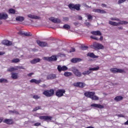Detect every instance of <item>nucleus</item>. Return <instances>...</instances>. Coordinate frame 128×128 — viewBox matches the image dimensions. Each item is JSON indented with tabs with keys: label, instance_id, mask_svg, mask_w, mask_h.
<instances>
[{
	"label": "nucleus",
	"instance_id": "f257e3e1",
	"mask_svg": "<svg viewBox=\"0 0 128 128\" xmlns=\"http://www.w3.org/2000/svg\"><path fill=\"white\" fill-rule=\"evenodd\" d=\"M94 92H87L84 93L85 96H86L87 98H90L92 100H98V97L96 96H94Z\"/></svg>",
	"mask_w": 128,
	"mask_h": 128
},
{
	"label": "nucleus",
	"instance_id": "f03ea898",
	"mask_svg": "<svg viewBox=\"0 0 128 128\" xmlns=\"http://www.w3.org/2000/svg\"><path fill=\"white\" fill-rule=\"evenodd\" d=\"M119 22H112L111 20L108 21V24L110 26H120V24H128V22L126 21H124V20H120L118 21Z\"/></svg>",
	"mask_w": 128,
	"mask_h": 128
},
{
	"label": "nucleus",
	"instance_id": "7ed1b4c3",
	"mask_svg": "<svg viewBox=\"0 0 128 128\" xmlns=\"http://www.w3.org/2000/svg\"><path fill=\"white\" fill-rule=\"evenodd\" d=\"M42 94L48 98H50V96H52L54 94V89L46 90L43 92Z\"/></svg>",
	"mask_w": 128,
	"mask_h": 128
},
{
	"label": "nucleus",
	"instance_id": "20e7f679",
	"mask_svg": "<svg viewBox=\"0 0 128 128\" xmlns=\"http://www.w3.org/2000/svg\"><path fill=\"white\" fill-rule=\"evenodd\" d=\"M100 70V66H98L97 67H95L94 68H90L88 70L84 71L82 73V74L84 76H86L87 74H92V72H94L96 70Z\"/></svg>",
	"mask_w": 128,
	"mask_h": 128
},
{
	"label": "nucleus",
	"instance_id": "39448f33",
	"mask_svg": "<svg viewBox=\"0 0 128 128\" xmlns=\"http://www.w3.org/2000/svg\"><path fill=\"white\" fill-rule=\"evenodd\" d=\"M71 70L76 76H78V78H80V76H82V72H80V70H78L76 67H72Z\"/></svg>",
	"mask_w": 128,
	"mask_h": 128
},
{
	"label": "nucleus",
	"instance_id": "423d86ee",
	"mask_svg": "<svg viewBox=\"0 0 128 128\" xmlns=\"http://www.w3.org/2000/svg\"><path fill=\"white\" fill-rule=\"evenodd\" d=\"M66 92V90L64 89H60L58 90L56 92V94L58 98H62V96H64V94Z\"/></svg>",
	"mask_w": 128,
	"mask_h": 128
},
{
	"label": "nucleus",
	"instance_id": "0eeeda50",
	"mask_svg": "<svg viewBox=\"0 0 128 128\" xmlns=\"http://www.w3.org/2000/svg\"><path fill=\"white\" fill-rule=\"evenodd\" d=\"M42 60H48V62H54L58 58H56V56H52L51 57H43Z\"/></svg>",
	"mask_w": 128,
	"mask_h": 128
},
{
	"label": "nucleus",
	"instance_id": "6e6552de",
	"mask_svg": "<svg viewBox=\"0 0 128 128\" xmlns=\"http://www.w3.org/2000/svg\"><path fill=\"white\" fill-rule=\"evenodd\" d=\"M93 46L94 48H96L97 50H104V48L102 44L96 42L93 43Z\"/></svg>",
	"mask_w": 128,
	"mask_h": 128
},
{
	"label": "nucleus",
	"instance_id": "1a4fd4ad",
	"mask_svg": "<svg viewBox=\"0 0 128 128\" xmlns=\"http://www.w3.org/2000/svg\"><path fill=\"white\" fill-rule=\"evenodd\" d=\"M39 118L46 122H50L52 120V116H40Z\"/></svg>",
	"mask_w": 128,
	"mask_h": 128
},
{
	"label": "nucleus",
	"instance_id": "9d476101",
	"mask_svg": "<svg viewBox=\"0 0 128 128\" xmlns=\"http://www.w3.org/2000/svg\"><path fill=\"white\" fill-rule=\"evenodd\" d=\"M36 42L38 44V46H41L42 48H44L46 46H48V43H46V42H41L40 40H37Z\"/></svg>",
	"mask_w": 128,
	"mask_h": 128
},
{
	"label": "nucleus",
	"instance_id": "9b49d317",
	"mask_svg": "<svg viewBox=\"0 0 128 128\" xmlns=\"http://www.w3.org/2000/svg\"><path fill=\"white\" fill-rule=\"evenodd\" d=\"M58 72H64L66 70H68V68L66 66H62L60 65H58L57 68Z\"/></svg>",
	"mask_w": 128,
	"mask_h": 128
},
{
	"label": "nucleus",
	"instance_id": "f8f14e48",
	"mask_svg": "<svg viewBox=\"0 0 128 128\" xmlns=\"http://www.w3.org/2000/svg\"><path fill=\"white\" fill-rule=\"evenodd\" d=\"M49 20H50L52 22H54V24H60V20L54 17L49 18Z\"/></svg>",
	"mask_w": 128,
	"mask_h": 128
},
{
	"label": "nucleus",
	"instance_id": "ddd939ff",
	"mask_svg": "<svg viewBox=\"0 0 128 128\" xmlns=\"http://www.w3.org/2000/svg\"><path fill=\"white\" fill-rule=\"evenodd\" d=\"M74 86H78V88H84L86 86V84L82 82H77L74 83Z\"/></svg>",
	"mask_w": 128,
	"mask_h": 128
},
{
	"label": "nucleus",
	"instance_id": "4468645a",
	"mask_svg": "<svg viewBox=\"0 0 128 128\" xmlns=\"http://www.w3.org/2000/svg\"><path fill=\"white\" fill-rule=\"evenodd\" d=\"M27 16L29 18H32V20H40V17L32 14H28Z\"/></svg>",
	"mask_w": 128,
	"mask_h": 128
},
{
	"label": "nucleus",
	"instance_id": "2eb2a0df",
	"mask_svg": "<svg viewBox=\"0 0 128 128\" xmlns=\"http://www.w3.org/2000/svg\"><path fill=\"white\" fill-rule=\"evenodd\" d=\"M92 12H97L98 14H106V12L104 10L100 9H93Z\"/></svg>",
	"mask_w": 128,
	"mask_h": 128
},
{
	"label": "nucleus",
	"instance_id": "dca6fc26",
	"mask_svg": "<svg viewBox=\"0 0 128 128\" xmlns=\"http://www.w3.org/2000/svg\"><path fill=\"white\" fill-rule=\"evenodd\" d=\"M2 44H4V46H12V42L8 40H4L2 41Z\"/></svg>",
	"mask_w": 128,
	"mask_h": 128
},
{
	"label": "nucleus",
	"instance_id": "f3484780",
	"mask_svg": "<svg viewBox=\"0 0 128 128\" xmlns=\"http://www.w3.org/2000/svg\"><path fill=\"white\" fill-rule=\"evenodd\" d=\"M82 59L80 58H73L71 60V62L72 64H76V62H82Z\"/></svg>",
	"mask_w": 128,
	"mask_h": 128
},
{
	"label": "nucleus",
	"instance_id": "a211bd4d",
	"mask_svg": "<svg viewBox=\"0 0 128 128\" xmlns=\"http://www.w3.org/2000/svg\"><path fill=\"white\" fill-rule=\"evenodd\" d=\"M8 17V16L6 13L0 14V20H6Z\"/></svg>",
	"mask_w": 128,
	"mask_h": 128
},
{
	"label": "nucleus",
	"instance_id": "6ab92c4d",
	"mask_svg": "<svg viewBox=\"0 0 128 128\" xmlns=\"http://www.w3.org/2000/svg\"><path fill=\"white\" fill-rule=\"evenodd\" d=\"M5 124H14V120L12 119H5L3 121Z\"/></svg>",
	"mask_w": 128,
	"mask_h": 128
},
{
	"label": "nucleus",
	"instance_id": "aec40b11",
	"mask_svg": "<svg viewBox=\"0 0 128 128\" xmlns=\"http://www.w3.org/2000/svg\"><path fill=\"white\" fill-rule=\"evenodd\" d=\"M56 76L55 74H50L47 76L48 80H54L56 78Z\"/></svg>",
	"mask_w": 128,
	"mask_h": 128
},
{
	"label": "nucleus",
	"instance_id": "412c9836",
	"mask_svg": "<svg viewBox=\"0 0 128 128\" xmlns=\"http://www.w3.org/2000/svg\"><path fill=\"white\" fill-rule=\"evenodd\" d=\"M91 34L94 36H102V32H100V30L92 31L91 32Z\"/></svg>",
	"mask_w": 128,
	"mask_h": 128
},
{
	"label": "nucleus",
	"instance_id": "4be33fe9",
	"mask_svg": "<svg viewBox=\"0 0 128 128\" xmlns=\"http://www.w3.org/2000/svg\"><path fill=\"white\" fill-rule=\"evenodd\" d=\"M12 76L11 78H13V80H18V74L16 72H12L11 73Z\"/></svg>",
	"mask_w": 128,
	"mask_h": 128
},
{
	"label": "nucleus",
	"instance_id": "5701e85b",
	"mask_svg": "<svg viewBox=\"0 0 128 128\" xmlns=\"http://www.w3.org/2000/svg\"><path fill=\"white\" fill-rule=\"evenodd\" d=\"M84 14L88 18V20L89 22H92V18H93L92 16L88 14V13H86Z\"/></svg>",
	"mask_w": 128,
	"mask_h": 128
},
{
	"label": "nucleus",
	"instance_id": "b1692460",
	"mask_svg": "<svg viewBox=\"0 0 128 128\" xmlns=\"http://www.w3.org/2000/svg\"><path fill=\"white\" fill-rule=\"evenodd\" d=\"M91 106L98 108H104V106L100 105V104H91Z\"/></svg>",
	"mask_w": 128,
	"mask_h": 128
},
{
	"label": "nucleus",
	"instance_id": "393cba45",
	"mask_svg": "<svg viewBox=\"0 0 128 128\" xmlns=\"http://www.w3.org/2000/svg\"><path fill=\"white\" fill-rule=\"evenodd\" d=\"M42 80H36V79H32L30 80V82H32V83H34L36 84H40V82H41Z\"/></svg>",
	"mask_w": 128,
	"mask_h": 128
},
{
	"label": "nucleus",
	"instance_id": "a878e982",
	"mask_svg": "<svg viewBox=\"0 0 128 128\" xmlns=\"http://www.w3.org/2000/svg\"><path fill=\"white\" fill-rule=\"evenodd\" d=\"M40 62V58H35L33 60H32L30 61V63L32 64H36L37 62Z\"/></svg>",
	"mask_w": 128,
	"mask_h": 128
},
{
	"label": "nucleus",
	"instance_id": "bb28decb",
	"mask_svg": "<svg viewBox=\"0 0 128 128\" xmlns=\"http://www.w3.org/2000/svg\"><path fill=\"white\" fill-rule=\"evenodd\" d=\"M88 56H90V58H98V56L94 55V53L89 52L87 54Z\"/></svg>",
	"mask_w": 128,
	"mask_h": 128
},
{
	"label": "nucleus",
	"instance_id": "cd10ccee",
	"mask_svg": "<svg viewBox=\"0 0 128 128\" xmlns=\"http://www.w3.org/2000/svg\"><path fill=\"white\" fill-rule=\"evenodd\" d=\"M17 22H24V18L23 16H18L16 18Z\"/></svg>",
	"mask_w": 128,
	"mask_h": 128
},
{
	"label": "nucleus",
	"instance_id": "c85d7f7f",
	"mask_svg": "<svg viewBox=\"0 0 128 128\" xmlns=\"http://www.w3.org/2000/svg\"><path fill=\"white\" fill-rule=\"evenodd\" d=\"M124 98L122 96H117L114 98V100H116V102H120V100H122V99Z\"/></svg>",
	"mask_w": 128,
	"mask_h": 128
},
{
	"label": "nucleus",
	"instance_id": "c756f323",
	"mask_svg": "<svg viewBox=\"0 0 128 128\" xmlns=\"http://www.w3.org/2000/svg\"><path fill=\"white\" fill-rule=\"evenodd\" d=\"M14 70H16V66L14 67H10L8 68L7 72H14Z\"/></svg>",
	"mask_w": 128,
	"mask_h": 128
},
{
	"label": "nucleus",
	"instance_id": "7c9ffc66",
	"mask_svg": "<svg viewBox=\"0 0 128 128\" xmlns=\"http://www.w3.org/2000/svg\"><path fill=\"white\" fill-rule=\"evenodd\" d=\"M74 10H80V4H75Z\"/></svg>",
	"mask_w": 128,
	"mask_h": 128
},
{
	"label": "nucleus",
	"instance_id": "2f4dec72",
	"mask_svg": "<svg viewBox=\"0 0 128 128\" xmlns=\"http://www.w3.org/2000/svg\"><path fill=\"white\" fill-rule=\"evenodd\" d=\"M8 14H16V10L14 8H10L8 10Z\"/></svg>",
	"mask_w": 128,
	"mask_h": 128
},
{
	"label": "nucleus",
	"instance_id": "473e14b6",
	"mask_svg": "<svg viewBox=\"0 0 128 128\" xmlns=\"http://www.w3.org/2000/svg\"><path fill=\"white\" fill-rule=\"evenodd\" d=\"M8 80L6 79V78H0V82H1L2 84H6L8 82Z\"/></svg>",
	"mask_w": 128,
	"mask_h": 128
},
{
	"label": "nucleus",
	"instance_id": "72a5a7b5",
	"mask_svg": "<svg viewBox=\"0 0 128 128\" xmlns=\"http://www.w3.org/2000/svg\"><path fill=\"white\" fill-rule=\"evenodd\" d=\"M20 60L18 58H14L11 60V62L12 64H16L18 62H20Z\"/></svg>",
	"mask_w": 128,
	"mask_h": 128
},
{
	"label": "nucleus",
	"instance_id": "f704fd0d",
	"mask_svg": "<svg viewBox=\"0 0 128 128\" xmlns=\"http://www.w3.org/2000/svg\"><path fill=\"white\" fill-rule=\"evenodd\" d=\"M75 6H76V4H70L68 6L69 8H70V10H74Z\"/></svg>",
	"mask_w": 128,
	"mask_h": 128
},
{
	"label": "nucleus",
	"instance_id": "c9c22d12",
	"mask_svg": "<svg viewBox=\"0 0 128 128\" xmlns=\"http://www.w3.org/2000/svg\"><path fill=\"white\" fill-rule=\"evenodd\" d=\"M72 75V74L70 72H65L64 73V76H70Z\"/></svg>",
	"mask_w": 128,
	"mask_h": 128
},
{
	"label": "nucleus",
	"instance_id": "e433bc0d",
	"mask_svg": "<svg viewBox=\"0 0 128 128\" xmlns=\"http://www.w3.org/2000/svg\"><path fill=\"white\" fill-rule=\"evenodd\" d=\"M111 72H113L114 74H116V72H118V68H112L110 70Z\"/></svg>",
	"mask_w": 128,
	"mask_h": 128
},
{
	"label": "nucleus",
	"instance_id": "4c0bfd02",
	"mask_svg": "<svg viewBox=\"0 0 128 128\" xmlns=\"http://www.w3.org/2000/svg\"><path fill=\"white\" fill-rule=\"evenodd\" d=\"M65 30H70V26L68 24H65L64 26H63Z\"/></svg>",
	"mask_w": 128,
	"mask_h": 128
},
{
	"label": "nucleus",
	"instance_id": "58836bf2",
	"mask_svg": "<svg viewBox=\"0 0 128 128\" xmlns=\"http://www.w3.org/2000/svg\"><path fill=\"white\" fill-rule=\"evenodd\" d=\"M81 48H82V50H88V46L82 45Z\"/></svg>",
	"mask_w": 128,
	"mask_h": 128
},
{
	"label": "nucleus",
	"instance_id": "ea45409f",
	"mask_svg": "<svg viewBox=\"0 0 128 128\" xmlns=\"http://www.w3.org/2000/svg\"><path fill=\"white\" fill-rule=\"evenodd\" d=\"M24 36H32V34L30 32H24Z\"/></svg>",
	"mask_w": 128,
	"mask_h": 128
},
{
	"label": "nucleus",
	"instance_id": "a19ab883",
	"mask_svg": "<svg viewBox=\"0 0 128 128\" xmlns=\"http://www.w3.org/2000/svg\"><path fill=\"white\" fill-rule=\"evenodd\" d=\"M16 70H26V68H24V66H16Z\"/></svg>",
	"mask_w": 128,
	"mask_h": 128
},
{
	"label": "nucleus",
	"instance_id": "79ce46f5",
	"mask_svg": "<svg viewBox=\"0 0 128 128\" xmlns=\"http://www.w3.org/2000/svg\"><path fill=\"white\" fill-rule=\"evenodd\" d=\"M10 114H18V112L16 110H10L9 111Z\"/></svg>",
	"mask_w": 128,
	"mask_h": 128
},
{
	"label": "nucleus",
	"instance_id": "37998d69",
	"mask_svg": "<svg viewBox=\"0 0 128 128\" xmlns=\"http://www.w3.org/2000/svg\"><path fill=\"white\" fill-rule=\"evenodd\" d=\"M33 98H34V100H38L40 98V96H38V95H34L33 96Z\"/></svg>",
	"mask_w": 128,
	"mask_h": 128
},
{
	"label": "nucleus",
	"instance_id": "c03bdc74",
	"mask_svg": "<svg viewBox=\"0 0 128 128\" xmlns=\"http://www.w3.org/2000/svg\"><path fill=\"white\" fill-rule=\"evenodd\" d=\"M110 20H116L117 22H120V20L118 18H110Z\"/></svg>",
	"mask_w": 128,
	"mask_h": 128
},
{
	"label": "nucleus",
	"instance_id": "a18cd8bd",
	"mask_svg": "<svg viewBox=\"0 0 128 128\" xmlns=\"http://www.w3.org/2000/svg\"><path fill=\"white\" fill-rule=\"evenodd\" d=\"M126 0H118V4H124Z\"/></svg>",
	"mask_w": 128,
	"mask_h": 128
},
{
	"label": "nucleus",
	"instance_id": "49530a36",
	"mask_svg": "<svg viewBox=\"0 0 128 128\" xmlns=\"http://www.w3.org/2000/svg\"><path fill=\"white\" fill-rule=\"evenodd\" d=\"M90 38H92V40H98V38H96V36H90Z\"/></svg>",
	"mask_w": 128,
	"mask_h": 128
},
{
	"label": "nucleus",
	"instance_id": "de8ad7c7",
	"mask_svg": "<svg viewBox=\"0 0 128 128\" xmlns=\"http://www.w3.org/2000/svg\"><path fill=\"white\" fill-rule=\"evenodd\" d=\"M124 70L122 69H117V72H120V74L124 72Z\"/></svg>",
	"mask_w": 128,
	"mask_h": 128
},
{
	"label": "nucleus",
	"instance_id": "09e8293b",
	"mask_svg": "<svg viewBox=\"0 0 128 128\" xmlns=\"http://www.w3.org/2000/svg\"><path fill=\"white\" fill-rule=\"evenodd\" d=\"M76 52V48H72L69 51L70 52Z\"/></svg>",
	"mask_w": 128,
	"mask_h": 128
},
{
	"label": "nucleus",
	"instance_id": "8fccbe9b",
	"mask_svg": "<svg viewBox=\"0 0 128 128\" xmlns=\"http://www.w3.org/2000/svg\"><path fill=\"white\" fill-rule=\"evenodd\" d=\"M40 106H37V107H36V108H34L33 110V112H36V110H40Z\"/></svg>",
	"mask_w": 128,
	"mask_h": 128
},
{
	"label": "nucleus",
	"instance_id": "3c124183",
	"mask_svg": "<svg viewBox=\"0 0 128 128\" xmlns=\"http://www.w3.org/2000/svg\"><path fill=\"white\" fill-rule=\"evenodd\" d=\"M41 124L40 122H36L34 124V126H40Z\"/></svg>",
	"mask_w": 128,
	"mask_h": 128
},
{
	"label": "nucleus",
	"instance_id": "603ef678",
	"mask_svg": "<svg viewBox=\"0 0 128 128\" xmlns=\"http://www.w3.org/2000/svg\"><path fill=\"white\" fill-rule=\"evenodd\" d=\"M76 18L79 20H82V17L81 16H77Z\"/></svg>",
	"mask_w": 128,
	"mask_h": 128
},
{
	"label": "nucleus",
	"instance_id": "864d4df0",
	"mask_svg": "<svg viewBox=\"0 0 128 128\" xmlns=\"http://www.w3.org/2000/svg\"><path fill=\"white\" fill-rule=\"evenodd\" d=\"M84 6H85V8H92L91 6H88L86 4H83Z\"/></svg>",
	"mask_w": 128,
	"mask_h": 128
},
{
	"label": "nucleus",
	"instance_id": "5fc2aeb1",
	"mask_svg": "<svg viewBox=\"0 0 128 128\" xmlns=\"http://www.w3.org/2000/svg\"><path fill=\"white\" fill-rule=\"evenodd\" d=\"M87 26H90V23L89 22H86L84 23Z\"/></svg>",
	"mask_w": 128,
	"mask_h": 128
},
{
	"label": "nucleus",
	"instance_id": "6e6d98bb",
	"mask_svg": "<svg viewBox=\"0 0 128 128\" xmlns=\"http://www.w3.org/2000/svg\"><path fill=\"white\" fill-rule=\"evenodd\" d=\"M24 32L22 31H20L18 32V34H22V36H24Z\"/></svg>",
	"mask_w": 128,
	"mask_h": 128
},
{
	"label": "nucleus",
	"instance_id": "4d7b16f0",
	"mask_svg": "<svg viewBox=\"0 0 128 128\" xmlns=\"http://www.w3.org/2000/svg\"><path fill=\"white\" fill-rule=\"evenodd\" d=\"M6 54V52H0V56H4Z\"/></svg>",
	"mask_w": 128,
	"mask_h": 128
},
{
	"label": "nucleus",
	"instance_id": "13d9d810",
	"mask_svg": "<svg viewBox=\"0 0 128 128\" xmlns=\"http://www.w3.org/2000/svg\"><path fill=\"white\" fill-rule=\"evenodd\" d=\"M34 74V73L33 72H32V73H30V74H28V76H32Z\"/></svg>",
	"mask_w": 128,
	"mask_h": 128
},
{
	"label": "nucleus",
	"instance_id": "bf43d9fd",
	"mask_svg": "<svg viewBox=\"0 0 128 128\" xmlns=\"http://www.w3.org/2000/svg\"><path fill=\"white\" fill-rule=\"evenodd\" d=\"M118 116L119 118H124V115L122 114H118Z\"/></svg>",
	"mask_w": 128,
	"mask_h": 128
},
{
	"label": "nucleus",
	"instance_id": "052dcab7",
	"mask_svg": "<svg viewBox=\"0 0 128 128\" xmlns=\"http://www.w3.org/2000/svg\"><path fill=\"white\" fill-rule=\"evenodd\" d=\"M74 26H78V22H74Z\"/></svg>",
	"mask_w": 128,
	"mask_h": 128
},
{
	"label": "nucleus",
	"instance_id": "680f3d73",
	"mask_svg": "<svg viewBox=\"0 0 128 128\" xmlns=\"http://www.w3.org/2000/svg\"><path fill=\"white\" fill-rule=\"evenodd\" d=\"M2 120H4V118H0V122H2Z\"/></svg>",
	"mask_w": 128,
	"mask_h": 128
},
{
	"label": "nucleus",
	"instance_id": "e2e57ef3",
	"mask_svg": "<svg viewBox=\"0 0 128 128\" xmlns=\"http://www.w3.org/2000/svg\"><path fill=\"white\" fill-rule=\"evenodd\" d=\"M100 40H104V37L102 36H101L100 38Z\"/></svg>",
	"mask_w": 128,
	"mask_h": 128
},
{
	"label": "nucleus",
	"instance_id": "0e129e2a",
	"mask_svg": "<svg viewBox=\"0 0 128 128\" xmlns=\"http://www.w3.org/2000/svg\"><path fill=\"white\" fill-rule=\"evenodd\" d=\"M118 28V30H122L123 29L122 26H119Z\"/></svg>",
	"mask_w": 128,
	"mask_h": 128
},
{
	"label": "nucleus",
	"instance_id": "69168bd1",
	"mask_svg": "<svg viewBox=\"0 0 128 128\" xmlns=\"http://www.w3.org/2000/svg\"><path fill=\"white\" fill-rule=\"evenodd\" d=\"M64 20H66V21L68 20V18H64Z\"/></svg>",
	"mask_w": 128,
	"mask_h": 128
},
{
	"label": "nucleus",
	"instance_id": "338daca9",
	"mask_svg": "<svg viewBox=\"0 0 128 128\" xmlns=\"http://www.w3.org/2000/svg\"><path fill=\"white\" fill-rule=\"evenodd\" d=\"M124 124L125 125H128V120L126 122H124Z\"/></svg>",
	"mask_w": 128,
	"mask_h": 128
},
{
	"label": "nucleus",
	"instance_id": "774afa93",
	"mask_svg": "<svg viewBox=\"0 0 128 128\" xmlns=\"http://www.w3.org/2000/svg\"><path fill=\"white\" fill-rule=\"evenodd\" d=\"M86 128H94V127H92V126H90L87 127Z\"/></svg>",
	"mask_w": 128,
	"mask_h": 128
}]
</instances>
